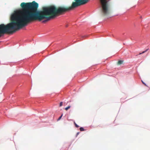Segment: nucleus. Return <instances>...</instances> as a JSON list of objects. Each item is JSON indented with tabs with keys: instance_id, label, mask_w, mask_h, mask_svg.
I'll list each match as a JSON object with an SVG mask.
<instances>
[{
	"instance_id": "39448f33",
	"label": "nucleus",
	"mask_w": 150,
	"mask_h": 150,
	"mask_svg": "<svg viewBox=\"0 0 150 150\" xmlns=\"http://www.w3.org/2000/svg\"><path fill=\"white\" fill-rule=\"evenodd\" d=\"M79 129H80V131H84V129L82 127H80V128Z\"/></svg>"
},
{
	"instance_id": "0eeeda50",
	"label": "nucleus",
	"mask_w": 150,
	"mask_h": 150,
	"mask_svg": "<svg viewBox=\"0 0 150 150\" xmlns=\"http://www.w3.org/2000/svg\"><path fill=\"white\" fill-rule=\"evenodd\" d=\"M63 114H62V115L58 119V120H59L62 118V116Z\"/></svg>"
},
{
	"instance_id": "20e7f679",
	"label": "nucleus",
	"mask_w": 150,
	"mask_h": 150,
	"mask_svg": "<svg viewBox=\"0 0 150 150\" xmlns=\"http://www.w3.org/2000/svg\"><path fill=\"white\" fill-rule=\"evenodd\" d=\"M71 106H68V107H67L65 109L66 110H68V109H69V108H70Z\"/></svg>"
},
{
	"instance_id": "7ed1b4c3",
	"label": "nucleus",
	"mask_w": 150,
	"mask_h": 150,
	"mask_svg": "<svg viewBox=\"0 0 150 150\" xmlns=\"http://www.w3.org/2000/svg\"><path fill=\"white\" fill-rule=\"evenodd\" d=\"M148 50V49H146L145 51H143L142 52V53H140L139 54V55H140V54H143V53H144L145 52H146Z\"/></svg>"
},
{
	"instance_id": "1a4fd4ad",
	"label": "nucleus",
	"mask_w": 150,
	"mask_h": 150,
	"mask_svg": "<svg viewBox=\"0 0 150 150\" xmlns=\"http://www.w3.org/2000/svg\"><path fill=\"white\" fill-rule=\"evenodd\" d=\"M142 83L145 85L146 86V84L142 81Z\"/></svg>"
},
{
	"instance_id": "6e6552de",
	"label": "nucleus",
	"mask_w": 150,
	"mask_h": 150,
	"mask_svg": "<svg viewBox=\"0 0 150 150\" xmlns=\"http://www.w3.org/2000/svg\"><path fill=\"white\" fill-rule=\"evenodd\" d=\"M62 103H63L62 102H60V105H59L60 107L62 105Z\"/></svg>"
},
{
	"instance_id": "9d476101",
	"label": "nucleus",
	"mask_w": 150,
	"mask_h": 150,
	"mask_svg": "<svg viewBox=\"0 0 150 150\" xmlns=\"http://www.w3.org/2000/svg\"><path fill=\"white\" fill-rule=\"evenodd\" d=\"M66 27H67L68 26V25H66Z\"/></svg>"
},
{
	"instance_id": "9b49d317",
	"label": "nucleus",
	"mask_w": 150,
	"mask_h": 150,
	"mask_svg": "<svg viewBox=\"0 0 150 150\" xmlns=\"http://www.w3.org/2000/svg\"><path fill=\"white\" fill-rule=\"evenodd\" d=\"M79 134V133L78 132V133H77V135H78Z\"/></svg>"
},
{
	"instance_id": "f03ea898",
	"label": "nucleus",
	"mask_w": 150,
	"mask_h": 150,
	"mask_svg": "<svg viewBox=\"0 0 150 150\" xmlns=\"http://www.w3.org/2000/svg\"><path fill=\"white\" fill-rule=\"evenodd\" d=\"M123 61L122 60H119L117 62V64L118 65H120L122 64Z\"/></svg>"
},
{
	"instance_id": "f257e3e1",
	"label": "nucleus",
	"mask_w": 150,
	"mask_h": 150,
	"mask_svg": "<svg viewBox=\"0 0 150 150\" xmlns=\"http://www.w3.org/2000/svg\"><path fill=\"white\" fill-rule=\"evenodd\" d=\"M102 9L101 13L103 16L108 15L110 13L109 5L107 0H100Z\"/></svg>"
},
{
	"instance_id": "423d86ee",
	"label": "nucleus",
	"mask_w": 150,
	"mask_h": 150,
	"mask_svg": "<svg viewBox=\"0 0 150 150\" xmlns=\"http://www.w3.org/2000/svg\"><path fill=\"white\" fill-rule=\"evenodd\" d=\"M74 124L75 125V127H79V126H78L76 123L75 122H74Z\"/></svg>"
}]
</instances>
